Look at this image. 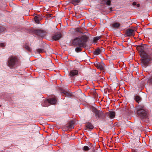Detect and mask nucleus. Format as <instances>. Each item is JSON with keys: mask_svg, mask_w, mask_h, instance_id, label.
Returning <instances> with one entry per match:
<instances>
[{"mask_svg": "<svg viewBox=\"0 0 152 152\" xmlns=\"http://www.w3.org/2000/svg\"><path fill=\"white\" fill-rule=\"evenodd\" d=\"M87 39L88 37L86 36L77 37L73 40L72 44L74 45L84 47L86 46Z\"/></svg>", "mask_w": 152, "mask_h": 152, "instance_id": "nucleus-1", "label": "nucleus"}, {"mask_svg": "<svg viewBox=\"0 0 152 152\" xmlns=\"http://www.w3.org/2000/svg\"><path fill=\"white\" fill-rule=\"evenodd\" d=\"M141 63L142 67L146 68L151 63L152 58L148 54L140 56Z\"/></svg>", "mask_w": 152, "mask_h": 152, "instance_id": "nucleus-2", "label": "nucleus"}, {"mask_svg": "<svg viewBox=\"0 0 152 152\" xmlns=\"http://www.w3.org/2000/svg\"><path fill=\"white\" fill-rule=\"evenodd\" d=\"M18 60L15 57L11 56L8 58L6 64L10 69H13L16 65Z\"/></svg>", "mask_w": 152, "mask_h": 152, "instance_id": "nucleus-3", "label": "nucleus"}, {"mask_svg": "<svg viewBox=\"0 0 152 152\" xmlns=\"http://www.w3.org/2000/svg\"><path fill=\"white\" fill-rule=\"evenodd\" d=\"M137 114L142 118L146 117L147 111L144 106L139 105L137 108Z\"/></svg>", "mask_w": 152, "mask_h": 152, "instance_id": "nucleus-4", "label": "nucleus"}, {"mask_svg": "<svg viewBox=\"0 0 152 152\" xmlns=\"http://www.w3.org/2000/svg\"><path fill=\"white\" fill-rule=\"evenodd\" d=\"M139 50H140V56L148 54L147 53V47L145 44L139 46L138 48Z\"/></svg>", "mask_w": 152, "mask_h": 152, "instance_id": "nucleus-5", "label": "nucleus"}, {"mask_svg": "<svg viewBox=\"0 0 152 152\" xmlns=\"http://www.w3.org/2000/svg\"><path fill=\"white\" fill-rule=\"evenodd\" d=\"M34 32L35 34L42 37H44L46 33L45 31L39 29L34 30Z\"/></svg>", "mask_w": 152, "mask_h": 152, "instance_id": "nucleus-6", "label": "nucleus"}, {"mask_svg": "<svg viewBox=\"0 0 152 152\" xmlns=\"http://www.w3.org/2000/svg\"><path fill=\"white\" fill-rule=\"evenodd\" d=\"M95 66L100 69H103L105 67V64L103 63L96 62L94 64Z\"/></svg>", "mask_w": 152, "mask_h": 152, "instance_id": "nucleus-7", "label": "nucleus"}, {"mask_svg": "<svg viewBox=\"0 0 152 152\" xmlns=\"http://www.w3.org/2000/svg\"><path fill=\"white\" fill-rule=\"evenodd\" d=\"M104 51V49L103 48H97L95 50L94 52V55H97L100 54L102 52Z\"/></svg>", "mask_w": 152, "mask_h": 152, "instance_id": "nucleus-8", "label": "nucleus"}, {"mask_svg": "<svg viewBox=\"0 0 152 152\" xmlns=\"http://www.w3.org/2000/svg\"><path fill=\"white\" fill-rule=\"evenodd\" d=\"M126 35L128 37L134 36V30L131 29H127L126 31Z\"/></svg>", "mask_w": 152, "mask_h": 152, "instance_id": "nucleus-9", "label": "nucleus"}, {"mask_svg": "<svg viewBox=\"0 0 152 152\" xmlns=\"http://www.w3.org/2000/svg\"><path fill=\"white\" fill-rule=\"evenodd\" d=\"M62 37V35L60 33L56 34L53 36V39L56 40L59 39Z\"/></svg>", "mask_w": 152, "mask_h": 152, "instance_id": "nucleus-10", "label": "nucleus"}, {"mask_svg": "<svg viewBox=\"0 0 152 152\" xmlns=\"http://www.w3.org/2000/svg\"><path fill=\"white\" fill-rule=\"evenodd\" d=\"M48 104L50 103V104H55L56 102V100L54 98L49 99H47V101L45 102Z\"/></svg>", "mask_w": 152, "mask_h": 152, "instance_id": "nucleus-11", "label": "nucleus"}, {"mask_svg": "<svg viewBox=\"0 0 152 152\" xmlns=\"http://www.w3.org/2000/svg\"><path fill=\"white\" fill-rule=\"evenodd\" d=\"M78 72L77 70H72L71 71L69 74V75L70 77H73L77 75Z\"/></svg>", "mask_w": 152, "mask_h": 152, "instance_id": "nucleus-12", "label": "nucleus"}, {"mask_svg": "<svg viewBox=\"0 0 152 152\" xmlns=\"http://www.w3.org/2000/svg\"><path fill=\"white\" fill-rule=\"evenodd\" d=\"M74 122L73 121H71L69 122V125L68 126V129H72L74 128Z\"/></svg>", "mask_w": 152, "mask_h": 152, "instance_id": "nucleus-13", "label": "nucleus"}, {"mask_svg": "<svg viewBox=\"0 0 152 152\" xmlns=\"http://www.w3.org/2000/svg\"><path fill=\"white\" fill-rule=\"evenodd\" d=\"M95 114L96 117H98V118H100L102 116V115L103 114V113L101 112H100L98 110L95 113Z\"/></svg>", "mask_w": 152, "mask_h": 152, "instance_id": "nucleus-14", "label": "nucleus"}, {"mask_svg": "<svg viewBox=\"0 0 152 152\" xmlns=\"http://www.w3.org/2000/svg\"><path fill=\"white\" fill-rule=\"evenodd\" d=\"M115 113L114 111H110L108 115L109 117L110 118H113L115 116Z\"/></svg>", "mask_w": 152, "mask_h": 152, "instance_id": "nucleus-15", "label": "nucleus"}, {"mask_svg": "<svg viewBox=\"0 0 152 152\" xmlns=\"http://www.w3.org/2000/svg\"><path fill=\"white\" fill-rule=\"evenodd\" d=\"M86 128L90 129H92L94 128L93 125L90 123H88L86 125Z\"/></svg>", "mask_w": 152, "mask_h": 152, "instance_id": "nucleus-16", "label": "nucleus"}, {"mask_svg": "<svg viewBox=\"0 0 152 152\" xmlns=\"http://www.w3.org/2000/svg\"><path fill=\"white\" fill-rule=\"evenodd\" d=\"M134 99L137 103H139L141 98L140 96L136 95L134 96Z\"/></svg>", "mask_w": 152, "mask_h": 152, "instance_id": "nucleus-17", "label": "nucleus"}, {"mask_svg": "<svg viewBox=\"0 0 152 152\" xmlns=\"http://www.w3.org/2000/svg\"><path fill=\"white\" fill-rule=\"evenodd\" d=\"M61 93H63L64 95H66L68 97H70L72 96L71 94L64 90H63L62 91H61Z\"/></svg>", "mask_w": 152, "mask_h": 152, "instance_id": "nucleus-18", "label": "nucleus"}, {"mask_svg": "<svg viewBox=\"0 0 152 152\" xmlns=\"http://www.w3.org/2000/svg\"><path fill=\"white\" fill-rule=\"evenodd\" d=\"M80 0H72V4L75 5H77L80 2Z\"/></svg>", "mask_w": 152, "mask_h": 152, "instance_id": "nucleus-19", "label": "nucleus"}, {"mask_svg": "<svg viewBox=\"0 0 152 152\" xmlns=\"http://www.w3.org/2000/svg\"><path fill=\"white\" fill-rule=\"evenodd\" d=\"M90 148L88 146H85L83 147V150L85 151H87L90 149Z\"/></svg>", "mask_w": 152, "mask_h": 152, "instance_id": "nucleus-20", "label": "nucleus"}, {"mask_svg": "<svg viewBox=\"0 0 152 152\" xmlns=\"http://www.w3.org/2000/svg\"><path fill=\"white\" fill-rule=\"evenodd\" d=\"M113 27L118 28L120 26V24L117 23H115L112 24Z\"/></svg>", "mask_w": 152, "mask_h": 152, "instance_id": "nucleus-21", "label": "nucleus"}, {"mask_svg": "<svg viewBox=\"0 0 152 152\" xmlns=\"http://www.w3.org/2000/svg\"><path fill=\"white\" fill-rule=\"evenodd\" d=\"M37 51L39 53H42L45 52V50L42 48H39L37 49Z\"/></svg>", "mask_w": 152, "mask_h": 152, "instance_id": "nucleus-22", "label": "nucleus"}, {"mask_svg": "<svg viewBox=\"0 0 152 152\" xmlns=\"http://www.w3.org/2000/svg\"><path fill=\"white\" fill-rule=\"evenodd\" d=\"M82 47H80L79 46V47H77L75 48V51L77 52H80L81 50V48Z\"/></svg>", "mask_w": 152, "mask_h": 152, "instance_id": "nucleus-23", "label": "nucleus"}, {"mask_svg": "<svg viewBox=\"0 0 152 152\" xmlns=\"http://www.w3.org/2000/svg\"><path fill=\"white\" fill-rule=\"evenodd\" d=\"M25 49L27 50L28 51H31V48L29 47L27 45H25Z\"/></svg>", "mask_w": 152, "mask_h": 152, "instance_id": "nucleus-24", "label": "nucleus"}, {"mask_svg": "<svg viewBox=\"0 0 152 152\" xmlns=\"http://www.w3.org/2000/svg\"><path fill=\"white\" fill-rule=\"evenodd\" d=\"M47 100L45 101L43 104V105L44 107H47L49 105L50 103L48 104L47 102H45L47 101Z\"/></svg>", "mask_w": 152, "mask_h": 152, "instance_id": "nucleus-25", "label": "nucleus"}, {"mask_svg": "<svg viewBox=\"0 0 152 152\" xmlns=\"http://www.w3.org/2000/svg\"><path fill=\"white\" fill-rule=\"evenodd\" d=\"M48 61L50 64V66H53V64L52 63V61L50 59L48 58Z\"/></svg>", "mask_w": 152, "mask_h": 152, "instance_id": "nucleus-26", "label": "nucleus"}, {"mask_svg": "<svg viewBox=\"0 0 152 152\" xmlns=\"http://www.w3.org/2000/svg\"><path fill=\"white\" fill-rule=\"evenodd\" d=\"M34 19L35 22L38 23L39 22V19L38 18V17L37 16H35L34 18Z\"/></svg>", "mask_w": 152, "mask_h": 152, "instance_id": "nucleus-27", "label": "nucleus"}, {"mask_svg": "<svg viewBox=\"0 0 152 152\" xmlns=\"http://www.w3.org/2000/svg\"><path fill=\"white\" fill-rule=\"evenodd\" d=\"M92 111L95 113L98 110L95 107H93L92 108Z\"/></svg>", "mask_w": 152, "mask_h": 152, "instance_id": "nucleus-28", "label": "nucleus"}, {"mask_svg": "<svg viewBox=\"0 0 152 152\" xmlns=\"http://www.w3.org/2000/svg\"><path fill=\"white\" fill-rule=\"evenodd\" d=\"M5 30V28L1 26V32L4 31Z\"/></svg>", "mask_w": 152, "mask_h": 152, "instance_id": "nucleus-29", "label": "nucleus"}, {"mask_svg": "<svg viewBox=\"0 0 152 152\" xmlns=\"http://www.w3.org/2000/svg\"><path fill=\"white\" fill-rule=\"evenodd\" d=\"M148 82L152 83V77L148 79Z\"/></svg>", "mask_w": 152, "mask_h": 152, "instance_id": "nucleus-30", "label": "nucleus"}, {"mask_svg": "<svg viewBox=\"0 0 152 152\" xmlns=\"http://www.w3.org/2000/svg\"><path fill=\"white\" fill-rule=\"evenodd\" d=\"M5 46V44L4 43H1V47H4Z\"/></svg>", "mask_w": 152, "mask_h": 152, "instance_id": "nucleus-31", "label": "nucleus"}, {"mask_svg": "<svg viewBox=\"0 0 152 152\" xmlns=\"http://www.w3.org/2000/svg\"><path fill=\"white\" fill-rule=\"evenodd\" d=\"M100 37H97L95 38V40H97L100 39Z\"/></svg>", "mask_w": 152, "mask_h": 152, "instance_id": "nucleus-32", "label": "nucleus"}, {"mask_svg": "<svg viewBox=\"0 0 152 152\" xmlns=\"http://www.w3.org/2000/svg\"><path fill=\"white\" fill-rule=\"evenodd\" d=\"M136 4H137L136 3V2H134L133 3V4H133V5L134 6V5H136Z\"/></svg>", "mask_w": 152, "mask_h": 152, "instance_id": "nucleus-33", "label": "nucleus"}, {"mask_svg": "<svg viewBox=\"0 0 152 152\" xmlns=\"http://www.w3.org/2000/svg\"><path fill=\"white\" fill-rule=\"evenodd\" d=\"M137 7H138L140 6V4H137Z\"/></svg>", "mask_w": 152, "mask_h": 152, "instance_id": "nucleus-34", "label": "nucleus"}, {"mask_svg": "<svg viewBox=\"0 0 152 152\" xmlns=\"http://www.w3.org/2000/svg\"><path fill=\"white\" fill-rule=\"evenodd\" d=\"M6 6V5L5 4H4V7H5Z\"/></svg>", "mask_w": 152, "mask_h": 152, "instance_id": "nucleus-35", "label": "nucleus"}, {"mask_svg": "<svg viewBox=\"0 0 152 152\" xmlns=\"http://www.w3.org/2000/svg\"><path fill=\"white\" fill-rule=\"evenodd\" d=\"M141 135L140 134H139V136H140Z\"/></svg>", "mask_w": 152, "mask_h": 152, "instance_id": "nucleus-36", "label": "nucleus"}]
</instances>
